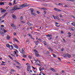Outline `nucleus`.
Returning <instances> with one entry per match:
<instances>
[{"label": "nucleus", "mask_w": 75, "mask_h": 75, "mask_svg": "<svg viewBox=\"0 0 75 75\" xmlns=\"http://www.w3.org/2000/svg\"><path fill=\"white\" fill-rule=\"evenodd\" d=\"M27 6H28V5H27V4H24L21 5H20L19 7H21L16 8V9H15L14 10H19L20 9H22L23 8Z\"/></svg>", "instance_id": "f257e3e1"}, {"label": "nucleus", "mask_w": 75, "mask_h": 75, "mask_svg": "<svg viewBox=\"0 0 75 75\" xmlns=\"http://www.w3.org/2000/svg\"><path fill=\"white\" fill-rule=\"evenodd\" d=\"M17 8H18V5H15L14 6V7H11L10 8L11 9L9 10V11H16V10H15Z\"/></svg>", "instance_id": "f03ea898"}, {"label": "nucleus", "mask_w": 75, "mask_h": 75, "mask_svg": "<svg viewBox=\"0 0 75 75\" xmlns=\"http://www.w3.org/2000/svg\"><path fill=\"white\" fill-rule=\"evenodd\" d=\"M30 10L31 11V14L32 16H36L35 13H34V10L33 9V8H30Z\"/></svg>", "instance_id": "7ed1b4c3"}, {"label": "nucleus", "mask_w": 75, "mask_h": 75, "mask_svg": "<svg viewBox=\"0 0 75 75\" xmlns=\"http://www.w3.org/2000/svg\"><path fill=\"white\" fill-rule=\"evenodd\" d=\"M1 10V13H6V10H5L3 9L2 8H0Z\"/></svg>", "instance_id": "20e7f679"}, {"label": "nucleus", "mask_w": 75, "mask_h": 75, "mask_svg": "<svg viewBox=\"0 0 75 75\" xmlns=\"http://www.w3.org/2000/svg\"><path fill=\"white\" fill-rule=\"evenodd\" d=\"M30 67L31 66H30V64L28 65L27 66V71H30Z\"/></svg>", "instance_id": "39448f33"}, {"label": "nucleus", "mask_w": 75, "mask_h": 75, "mask_svg": "<svg viewBox=\"0 0 75 75\" xmlns=\"http://www.w3.org/2000/svg\"><path fill=\"white\" fill-rule=\"evenodd\" d=\"M54 10L55 11H61V10L57 9V8H54Z\"/></svg>", "instance_id": "423d86ee"}, {"label": "nucleus", "mask_w": 75, "mask_h": 75, "mask_svg": "<svg viewBox=\"0 0 75 75\" xmlns=\"http://www.w3.org/2000/svg\"><path fill=\"white\" fill-rule=\"evenodd\" d=\"M11 26H12V27H15L16 28V26L14 25V23H11Z\"/></svg>", "instance_id": "0eeeda50"}, {"label": "nucleus", "mask_w": 75, "mask_h": 75, "mask_svg": "<svg viewBox=\"0 0 75 75\" xmlns=\"http://www.w3.org/2000/svg\"><path fill=\"white\" fill-rule=\"evenodd\" d=\"M13 47H15L16 49H18V46L16 44H14L13 45Z\"/></svg>", "instance_id": "6e6552de"}, {"label": "nucleus", "mask_w": 75, "mask_h": 75, "mask_svg": "<svg viewBox=\"0 0 75 75\" xmlns=\"http://www.w3.org/2000/svg\"><path fill=\"white\" fill-rule=\"evenodd\" d=\"M38 8L40 9L41 10H47V9H46V8L44 7H43V8Z\"/></svg>", "instance_id": "1a4fd4ad"}, {"label": "nucleus", "mask_w": 75, "mask_h": 75, "mask_svg": "<svg viewBox=\"0 0 75 75\" xmlns=\"http://www.w3.org/2000/svg\"><path fill=\"white\" fill-rule=\"evenodd\" d=\"M42 6H44V7H47V4H42Z\"/></svg>", "instance_id": "9d476101"}, {"label": "nucleus", "mask_w": 75, "mask_h": 75, "mask_svg": "<svg viewBox=\"0 0 75 75\" xmlns=\"http://www.w3.org/2000/svg\"><path fill=\"white\" fill-rule=\"evenodd\" d=\"M10 47H9V49H10V50H13V45H11V46H10Z\"/></svg>", "instance_id": "9b49d317"}, {"label": "nucleus", "mask_w": 75, "mask_h": 75, "mask_svg": "<svg viewBox=\"0 0 75 75\" xmlns=\"http://www.w3.org/2000/svg\"><path fill=\"white\" fill-rule=\"evenodd\" d=\"M2 35H4V34L5 33L3 31H0V33Z\"/></svg>", "instance_id": "f8f14e48"}, {"label": "nucleus", "mask_w": 75, "mask_h": 75, "mask_svg": "<svg viewBox=\"0 0 75 75\" xmlns=\"http://www.w3.org/2000/svg\"><path fill=\"white\" fill-rule=\"evenodd\" d=\"M6 3L5 2H0V5H1V6L2 5H4V3Z\"/></svg>", "instance_id": "ddd939ff"}, {"label": "nucleus", "mask_w": 75, "mask_h": 75, "mask_svg": "<svg viewBox=\"0 0 75 75\" xmlns=\"http://www.w3.org/2000/svg\"><path fill=\"white\" fill-rule=\"evenodd\" d=\"M67 55L68 58H71V56L70 54H67Z\"/></svg>", "instance_id": "4468645a"}, {"label": "nucleus", "mask_w": 75, "mask_h": 75, "mask_svg": "<svg viewBox=\"0 0 75 75\" xmlns=\"http://www.w3.org/2000/svg\"><path fill=\"white\" fill-rule=\"evenodd\" d=\"M12 16L13 17V18L14 19H15V18H16V15H12Z\"/></svg>", "instance_id": "2eb2a0df"}, {"label": "nucleus", "mask_w": 75, "mask_h": 75, "mask_svg": "<svg viewBox=\"0 0 75 75\" xmlns=\"http://www.w3.org/2000/svg\"><path fill=\"white\" fill-rule=\"evenodd\" d=\"M6 38L7 40H9L10 39V36L8 35H7Z\"/></svg>", "instance_id": "dca6fc26"}, {"label": "nucleus", "mask_w": 75, "mask_h": 75, "mask_svg": "<svg viewBox=\"0 0 75 75\" xmlns=\"http://www.w3.org/2000/svg\"><path fill=\"white\" fill-rule=\"evenodd\" d=\"M50 69L52 71H53V72H56V70H55V69L54 68H52Z\"/></svg>", "instance_id": "f3484780"}, {"label": "nucleus", "mask_w": 75, "mask_h": 75, "mask_svg": "<svg viewBox=\"0 0 75 75\" xmlns=\"http://www.w3.org/2000/svg\"><path fill=\"white\" fill-rule=\"evenodd\" d=\"M47 37H52V35H49L48 34V35H46Z\"/></svg>", "instance_id": "a211bd4d"}, {"label": "nucleus", "mask_w": 75, "mask_h": 75, "mask_svg": "<svg viewBox=\"0 0 75 75\" xmlns=\"http://www.w3.org/2000/svg\"><path fill=\"white\" fill-rule=\"evenodd\" d=\"M16 0H14L13 1V5L14 6V4H16L15 3H16Z\"/></svg>", "instance_id": "6ab92c4d"}, {"label": "nucleus", "mask_w": 75, "mask_h": 75, "mask_svg": "<svg viewBox=\"0 0 75 75\" xmlns=\"http://www.w3.org/2000/svg\"><path fill=\"white\" fill-rule=\"evenodd\" d=\"M34 43L36 45H38V43L37 42V41H35L34 42Z\"/></svg>", "instance_id": "aec40b11"}, {"label": "nucleus", "mask_w": 75, "mask_h": 75, "mask_svg": "<svg viewBox=\"0 0 75 75\" xmlns=\"http://www.w3.org/2000/svg\"><path fill=\"white\" fill-rule=\"evenodd\" d=\"M6 46L7 47H8V48H10V45L9 44L6 45Z\"/></svg>", "instance_id": "412c9836"}, {"label": "nucleus", "mask_w": 75, "mask_h": 75, "mask_svg": "<svg viewBox=\"0 0 75 75\" xmlns=\"http://www.w3.org/2000/svg\"><path fill=\"white\" fill-rule=\"evenodd\" d=\"M35 54H36V56H37V57H39V56H40V54L38 53H35Z\"/></svg>", "instance_id": "4be33fe9"}, {"label": "nucleus", "mask_w": 75, "mask_h": 75, "mask_svg": "<svg viewBox=\"0 0 75 75\" xmlns=\"http://www.w3.org/2000/svg\"><path fill=\"white\" fill-rule=\"evenodd\" d=\"M8 57L10 58V59H13V57H11V56L10 55H9L8 56Z\"/></svg>", "instance_id": "5701e85b"}, {"label": "nucleus", "mask_w": 75, "mask_h": 75, "mask_svg": "<svg viewBox=\"0 0 75 75\" xmlns=\"http://www.w3.org/2000/svg\"><path fill=\"white\" fill-rule=\"evenodd\" d=\"M64 58H67V55L65 54H64Z\"/></svg>", "instance_id": "b1692460"}, {"label": "nucleus", "mask_w": 75, "mask_h": 75, "mask_svg": "<svg viewBox=\"0 0 75 75\" xmlns=\"http://www.w3.org/2000/svg\"><path fill=\"white\" fill-rule=\"evenodd\" d=\"M16 68H18V69H20V68H21V67H20V66H16Z\"/></svg>", "instance_id": "393cba45"}, {"label": "nucleus", "mask_w": 75, "mask_h": 75, "mask_svg": "<svg viewBox=\"0 0 75 75\" xmlns=\"http://www.w3.org/2000/svg\"><path fill=\"white\" fill-rule=\"evenodd\" d=\"M56 19H57L58 20H59V17H58V16H57L56 17Z\"/></svg>", "instance_id": "a878e982"}, {"label": "nucleus", "mask_w": 75, "mask_h": 75, "mask_svg": "<svg viewBox=\"0 0 75 75\" xmlns=\"http://www.w3.org/2000/svg\"><path fill=\"white\" fill-rule=\"evenodd\" d=\"M8 4L10 6H12V3H9Z\"/></svg>", "instance_id": "bb28decb"}, {"label": "nucleus", "mask_w": 75, "mask_h": 75, "mask_svg": "<svg viewBox=\"0 0 75 75\" xmlns=\"http://www.w3.org/2000/svg\"><path fill=\"white\" fill-rule=\"evenodd\" d=\"M71 25H75V22H73L72 23H71Z\"/></svg>", "instance_id": "cd10ccee"}, {"label": "nucleus", "mask_w": 75, "mask_h": 75, "mask_svg": "<svg viewBox=\"0 0 75 75\" xmlns=\"http://www.w3.org/2000/svg\"><path fill=\"white\" fill-rule=\"evenodd\" d=\"M23 57H24V58H26L27 57V55H24L23 56Z\"/></svg>", "instance_id": "c85d7f7f"}, {"label": "nucleus", "mask_w": 75, "mask_h": 75, "mask_svg": "<svg viewBox=\"0 0 75 75\" xmlns=\"http://www.w3.org/2000/svg\"><path fill=\"white\" fill-rule=\"evenodd\" d=\"M16 64H18V65H21V64H20V63L18 62H17Z\"/></svg>", "instance_id": "c756f323"}, {"label": "nucleus", "mask_w": 75, "mask_h": 75, "mask_svg": "<svg viewBox=\"0 0 75 75\" xmlns=\"http://www.w3.org/2000/svg\"><path fill=\"white\" fill-rule=\"evenodd\" d=\"M24 50H25V48H23V49H22V52H24Z\"/></svg>", "instance_id": "7c9ffc66"}, {"label": "nucleus", "mask_w": 75, "mask_h": 75, "mask_svg": "<svg viewBox=\"0 0 75 75\" xmlns=\"http://www.w3.org/2000/svg\"><path fill=\"white\" fill-rule=\"evenodd\" d=\"M71 17H73V18H74V19H75V18L74 16L72 15L71 16Z\"/></svg>", "instance_id": "2f4dec72"}, {"label": "nucleus", "mask_w": 75, "mask_h": 75, "mask_svg": "<svg viewBox=\"0 0 75 75\" xmlns=\"http://www.w3.org/2000/svg\"><path fill=\"white\" fill-rule=\"evenodd\" d=\"M4 33H7V31L6 30H5V29L4 30Z\"/></svg>", "instance_id": "473e14b6"}, {"label": "nucleus", "mask_w": 75, "mask_h": 75, "mask_svg": "<svg viewBox=\"0 0 75 75\" xmlns=\"http://www.w3.org/2000/svg\"><path fill=\"white\" fill-rule=\"evenodd\" d=\"M34 51L36 52V53H38V51L36 50H34Z\"/></svg>", "instance_id": "72a5a7b5"}, {"label": "nucleus", "mask_w": 75, "mask_h": 75, "mask_svg": "<svg viewBox=\"0 0 75 75\" xmlns=\"http://www.w3.org/2000/svg\"><path fill=\"white\" fill-rule=\"evenodd\" d=\"M11 72H14L15 70L13 69H11Z\"/></svg>", "instance_id": "f704fd0d"}, {"label": "nucleus", "mask_w": 75, "mask_h": 75, "mask_svg": "<svg viewBox=\"0 0 75 75\" xmlns=\"http://www.w3.org/2000/svg\"><path fill=\"white\" fill-rule=\"evenodd\" d=\"M44 13L45 14H47V11H44Z\"/></svg>", "instance_id": "c9c22d12"}, {"label": "nucleus", "mask_w": 75, "mask_h": 75, "mask_svg": "<svg viewBox=\"0 0 75 75\" xmlns=\"http://www.w3.org/2000/svg\"><path fill=\"white\" fill-rule=\"evenodd\" d=\"M29 57L30 58V59H31L32 58V57H31V56L30 55H29Z\"/></svg>", "instance_id": "e433bc0d"}, {"label": "nucleus", "mask_w": 75, "mask_h": 75, "mask_svg": "<svg viewBox=\"0 0 75 75\" xmlns=\"http://www.w3.org/2000/svg\"><path fill=\"white\" fill-rule=\"evenodd\" d=\"M29 25V26H32V25H33V24L30 23V25Z\"/></svg>", "instance_id": "4c0bfd02"}, {"label": "nucleus", "mask_w": 75, "mask_h": 75, "mask_svg": "<svg viewBox=\"0 0 75 75\" xmlns=\"http://www.w3.org/2000/svg\"><path fill=\"white\" fill-rule=\"evenodd\" d=\"M4 29L3 28H1V31H4Z\"/></svg>", "instance_id": "58836bf2"}, {"label": "nucleus", "mask_w": 75, "mask_h": 75, "mask_svg": "<svg viewBox=\"0 0 75 75\" xmlns=\"http://www.w3.org/2000/svg\"><path fill=\"white\" fill-rule=\"evenodd\" d=\"M20 20H23V16H21L20 18Z\"/></svg>", "instance_id": "ea45409f"}, {"label": "nucleus", "mask_w": 75, "mask_h": 75, "mask_svg": "<svg viewBox=\"0 0 75 75\" xmlns=\"http://www.w3.org/2000/svg\"><path fill=\"white\" fill-rule=\"evenodd\" d=\"M37 14H40V11H37Z\"/></svg>", "instance_id": "a19ab883"}, {"label": "nucleus", "mask_w": 75, "mask_h": 75, "mask_svg": "<svg viewBox=\"0 0 75 75\" xmlns=\"http://www.w3.org/2000/svg\"><path fill=\"white\" fill-rule=\"evenodd\" d=\"M6 65V64L4 63H2L1 64V65Z\"/></svg>", "instance_id": "79ce46f5"}, {"label": "nucleus", "mask_w": 75, "mask_h": 75, "mask_svg": "<svg viewBox=\"0 0 75 75\" xmlns=\"http://www.w3.org/2000/svg\"><path fill=\"white\" fill-rule=\"evenodd\" d=\"M7 14H8V13H4V15L5 16H6V15H7Z\"/></svg>", "instance_id": "37998d69"}, {"label": "nucleus", "mask_w": 75, "mask_h": 75, "mask_svg": "<svg viewBox=\"0 0 75 75\" xmlns=\"http://www.w3.org/2000/svg\"><path fill=\"white\" fill-rule=\"evenodd\" d=\"M11 55L12 56V57H15V55H14V54H11Z\"/></svg>", "instance_id": "c03bdc74"}, {"label": "nucleus", "mask_w": 75, "mask_h": 75, "mask_svg": "<svg viewBox=\"0 0 75 75\" xmlns=\"http://www.w3.org/2000/svg\"><path fill=\"white\" fill-rule=\"evenodd\" d=\"M58 59L59 61H61V58L59 57H58Z\"/></svg>", "instance_id": "a18cd8bd"}, {"label": "nucleus", "mask_w": 75, "mask_h": 75, "mask_svg": "<svg viewBox=\"0 0 75 75\" xmlns=\"http://www.w3.org/2000/svg\"><path fill=\"white\" fill-rule=\"evenodd\" d=\"M4 17H5V16H4V15H3L1 18H4Z\"/></svg>", "instance_id": "49530a36"}, {"label": "nucleus", "mask_w": 75, "mask_h": 75, "mask_svg": "<svg viewBox=\"0 0 75 75\" xmlns=\"http://www.w3.org/2000/svg\"><path fill=\"white\" fill-rule=\"evenodd\" d=\"M15 41H16V42H18V43L19 42H18V40H17V39H16Z\"/></svg>", "instance_id": "de8ad7c7"}, {"label": "nucleus", "mask_w": 75, "mask_h": 75, "mask_svg": "<svg viewBox=\"0 0 75 75\" xmlns=\"http://www.w3.org/2000/svg\"><path fill=\"white\" fill-rule=\"evenodd\" d=\"M70 1H71L72 2H74L75 1L74 0H70Z\"/></svg>", "instance_id": "09e8293b"}, {"label": "nucleus", "mask_w": 75, "mask_h": 75, "mask_svg": "<svg viewBox=\"0 0 75 75\" xmlns=\"http://www.w3.org/2000/svg\"><path fill=\"white\" fill-rule=\"evenodd\" d=\"M52 55L54 57H56V55L54 54H53Z\"/></svg>", "instance_id": "8fccbe9b"}, {"label": "nucleus", "mask_w": 75, "mask_h": 75, "mask_svg": "<svg viewBox=\"0 0 75 75\" xmlns=\"http://www.w3.org/2000/svg\"><path fill=\"white\" fill-rule=\"evenodd\" d=\"M14 52L15 53V54H16V55H17V52L16 51H14Z\"/></svg>", "instance_id": "3c124183"}, {"label": "nucleus", "mask_w": 75, "mask_h": 75, "mask_svg": "<svg viewBox=\"0 0 75 75\" xmlns=\"http://www.w3.org/2000/svg\"><path fill=\"white\" fill-rule=\"evenodd\" d=\"M44 45H47V43L45 42V43H44Z\"/></svg>", "instance_id": "603ef678"}, {"label": "nucleus", "mask_w": 75, "mask_h": 75, "mask_svg": "<svg viewBox=\"0 0 75 75\" xmlns=\"http://www.w3.org/2000/svg\"><path fill=\"white\" fill-rule=\"evenodd\" d=\"M22 53L23 54V55H24V54H25V52H22Z\"/></svg>", "instance_id": "864d4df0"}, {"label": "nucleus", "mask_w": 75, "mask_h": 75, "mask_svg": "<svg viewBox=\"0 0 75 75\" xmlns=\"http://www.w3.org/2000/svg\"><path fill=\"white\" fill-rule=\"evenodd\" d=\"M60 5H62V4L61 3H59L58 5L59 6Z\"/></svg>", "instance_id": "5fc2aeb1"}, {"label": "nucleus", "mask_w": 75, "mask_h": 75, "mask_svg": "<svg viewBox=\"0 0 75 75\" xmlns=\"http://www.w3.org/2000/svg\"><path fill=\"white\" fill-rule=\"evenodd\" d=\"M59 15L60 16V17H61V18H62V16L61 15V14H60Z\"/></svg>", "instance_id": "6e6d98bb"}, {"label": "nucleus", "mask_w": 75, "mask_h": 75, "mask_svg": "<svg viewBox=\"0 0 75 75\" xmlns=\"http://www.w3.org/2000/svg\"><path fill=\"white\" fill-rule=\"evenodd\" d=\"M46 54H49V52H46Z\"/></svg>", "instance_id": "4d7b16f0"}, {"label": "nucleus", "mask_w": 75, "mask_h": 75, "mask_svg": "<svg viewBox=\"0 0 75 75\" xmlns=\"http://www.w3.org/2000/svg\"><path fill=\"white\" fill-rule=\"evenodd\" d=\"M62 73H63L64 74L65 73V71H64L62 70Z\"/></svg>", "instance_id": "13d9d810"}, {"label": "nucleus", "mask_w": 75, "mask_h": 75, "mask_svg": "<svg viewBox=\"0 0 75 75\" xmlns=\"http://www.w3.org/2000/svg\"><path fill=\"white\" fill-rule=\"evenodd\" d=\"M21 23H25V22L23 21H21Z\"/></svg>", "instance_id": "bf43d9fd"}, {"label": "nucleus", "mask_w": 75, "mask_h": 75, "mask_svg": "<svg viewBox=\"0 0 75 75\" xmlns=\"http://www.w3.org/2000/svg\"><path fill=\"white\" fill-rule=\"evenodd\" d=\"M27 24L28 25H30V23L29 22L27 23Z\"/></svg>", "instance_id": "052dcab7"}, {"label": "nucleus", "mask_w": 75, "mask_h": 75, "mask_svg": "<svg viewBox=\"0 0 75 75\" xmlns=\"http://www.w3.org/2000/svg\"><path fill=\"white\" fill-rule=\"evenodd\" d=\"M63 41L64 42H66V41L65 40V39H63Z\"/></svg>", "instance_id": "680f3d73"}, {"label": "nucleus", "mask_w": 75, "mask_h": 75, "mask_svg": "<svg viewBox=\"0 0 75 75\" xmlns=\"http://www.w3.org/2000/svg\"><path fill=\"white\" fill-rule=\"evenodd\" d=\"M8 7H9V6H6V9H7V8H8Z\"/></svg>", "instance_id": "e2e57ef3"}, {"label": "nucleus", "mask_w": 75, "mask_h": 75, "mask_svg": "<svg viewBox=\"0 0 75 75\" xmlns=\"http://www.w3.org/2000/svg\"><path fill=\"white\" fill-rule=\"evenodd\" d=\"M1 27H4V25H1Z\"/></svg>", "instance_id": "0e129e2a"}, {"label": "nucleus", "mask_w": 75, "mask_h": 75, "mask_svg": "<svg viewBox=\"0 0 75 75\" xmlns=\"http://www.w3.org/2000/svg\"><path fill=\"white\" fill-rule=\"evenodd\" d=\"M71 31H74V30L73 29V28H71Z\"/></svg>", "instance_id": "69168bd1"}, {"label": "nucleus", "mask_w": 75, "mask_h": 75, "mask_svg": "<svg viewBox=\"0 0 75 75\" xmlns=\"http://www.w3.org/2000/svg\"><path fill=\"white\" fill-rule=\"evenodd\" d=\"M50 50H51V51H53V50H52V49L51 48L50 49Z\"/></svg>", "instance_id": "338daca9"}, {"label": "nucleus", "mask_w": 75, "mask_h": 75, "mask_svg": "<svg viewBox=\"0 0 75 75\" xmlns=\"http://www.w3.org/2000/svg\"><path fill=\"white\" fill-rule=\"evenodd\" d=\"M38 61V59H37V60H35V61H36V62H37Z\"/></svg>", "instance_id": "774afa93"}]
</instances>
